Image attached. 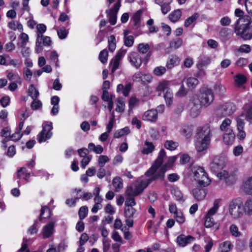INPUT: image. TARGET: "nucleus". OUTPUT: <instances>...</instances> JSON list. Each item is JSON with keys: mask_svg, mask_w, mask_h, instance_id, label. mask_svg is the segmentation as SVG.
<instances>
[{"mask_svg": "<svg viewBox=\"0 0 252 252\" xmlns=\"http://www.w3.org/2000/svg\"><path fill=\"white\" fill-rule=\"evenodd\" d=\"M166 156V153L164 149H161L158 153L157 158L155 160L152 167L145 172V175L147 178L142 180L137 184L134 189L131 187L128 188L126 191L127 196H137L141 194L144 189L154 181L158 179L154 174L158 169L163 161V158Z\"/></svg>", "mask_w": 252, "mask_h": 252, "instance_id": "nucleus-1", "label": "nucleus"}, {"mask_svg": "<svg viewBox=\"0 0 252 252\" xmlns=\"http://www.w3.org/2000/svg\"><path fill=\"white\" fill-rule=\"evenodd\" d=\"M196 141L195 143V149L200 152L206 150L210 142L211 128L209 125L198 127L196 130Z\"/></svg>", "mask_w": 252, "mask_h": 252, "instance_id": "nucleus-2", "label": "nucleus"}, {"mask_svg": "<svg viewBox=\"0 0 252 252\" xmlns=\"http://www.w3.org/2000/svg\"><path fill=\"white\" fill-rule=\"evenodd\" d=\"M191 173L193 180L200 187H205L211 184V180L203 167L193 165L191 168Z\"/></svg>", "mask_w": 252, "mask_h": 252, "instance_id": "nucleus-3", "label": "nucleus"}, {"mask_svg": "<svg viewBox=\"0 0 252 252\" xmlns=\"http://www.w3.org/2000/svg\"><path fill=\"white\" fill-rule=\"evenodd\" d=\"M236 110V106L233 103L227 102L217 107L215 112L218 117H225L232 115Z\"/></svg>", "mask_w": 252, "mask_h": 252, "instance_id": "nucleus-4", "label": "nucleus"}, {"mask_svg": "<svg viewBox=\"0 0 252 252\" xmlns=\"http://www.w3.org/2000/svg\"><path fill=\"white\" fill-rule=\"evenodd\" d=\"M238 20L234 26V32L237 35L245 40H250L252 38V35H249L251 30L246 23L239 25L238 23Z\"/></svg>", "mask_w": 252, "mask_h": 252, "instance_id": "nucleus-5", "label": "nucleus"}, {"mask_svg": "<svg viewBox=\"0 0 252 252\" xmlns=\"http://www.w3.org/2000/svg\"><path fill=\"white\" fill-rule=\"evenodd\" d=\"M228 210L230 215L235 220L240 218L244 213L241 203L236 200L230 202Z\"/></svg>", "mask_w": 252, "mask_h": 252, "instance_id": "nucleus-6", "label": "nucleus"}, {"mask_svg": "<svg viewBox=\"0 0 252 252\" xmlns=\"http://www.w3.org/2000/svg\"><path fill=\"white\" fill-rule=\"evenodd\" d=\"M53 129L52 123L46 122L42 125V130L37 135V139L41 143L50 139L53 134L52 130Z\"/></svg>", "mask_w": 252, "mask_h": 252, "instance_id": "nucleus-7", "label": "nucleus"}, {"mask_svg": "<svg viewBox=\"0 0 252 252\" xmlns=\"http://www.w3.org/2000/svg\"><path fill=\"white\" fill-rule=\"evenodd\" d=\"M198 99L201 105L208 106L214 100V95L212 91L208 89H202L200 90Z\"/></svg>", "mask_w": 252, "mask_h": 252, "instance_id": "nucleus-8", "label": "nucleus"}, {"mask_svg": "<svg viewBox=\"0 0 252 252\" xmlns=\"http://www.w3.org/2000/svg\"><path fill=\"white\" fill-rule=\"evenodd\" d=\"M216 175L220 180L223 181L227 186L232 185L236 181V175L231 171L222 170Z\"/></svg>", "mask_w": 252, "mask_h": 252, "instance_id": "nucleus-9", "label": "nucleus"}, {"mask_svg": "<svg viewBox=\"0 0 252 252\" xmlns=\"http://www.w3.org/2000/svg\"><path fill=\"white\" fill-rule=\"evenodd\" d=\"M176 156L170 157L168 158L167 162L163 165L159 170L158 169L154 174L158 179H163L164 174L167 169L171 168L174 162L177 159Z\"/></svg>", "mask_w": 252, "mask_h": 252, "instance_id": "nucleus-10", "label": "nucleus"}, {"mask_svg": "<svg viewBox=\"0 0 252 252\" xmlns=\"http://www.w3.org/2000/svg\"><path fill=\"white\" fill-rule=\"evenodd\" d=\"M128 60L130 64L137 69L141 66L143 62L140 54L136 52H131L128 55Z\"/></svg>", "mask_w": 252, "mask_h": 252, "instance_id": "nucleus-11", "label": "nucleus"}, {"mask_svg": "<svg viewBox=\"0 0 252 252\" xmlns=\"http://www.w3.org/2000/svg\"><path fill=\"white\" fill-rule=\"evenodd\" d=\"M120 7L121 0H118L114 4L112 8L107 10L106 11V13L109 16V21L112 25H114L116 23L117 14L118 12Z\"/></svg>", "mask_w": 252, "mask_h": 252, "instance_id": "nucleus-12", "label": "nucleus"}, {"mask_svg": "<svg viewBox=\"0 0 252 252\" xmlns=\"http://www.w3.org/2000/svg\"><path fill=\"white\" fill-rule=\"evenodd\" d=\"M224 162L223 160L218 158H215L212 162L210 164L211 170L217 174L222 170H225Z\"/></svg>", "mask_w": 252, "mask_h": 252, "instance_id": "nucleus-13", "label": "nucleus"}, {"mask_svg": "<svg viewBox=\"0 0 252 252\" xmlns=\"http://www.w3.org/2000/svg\"><path fill=\"white\" fill-rule=\"evenodd\" d=\"M236 120L237 130L238 131L237 134V138L240 140H243L246 136V132L244 130L245 122L244 120L240 118H237Z\"/></svg>", "mask_w": 252, "mask_h": 252, "instance_id": "nucleus-14", "label": "nucleus"}, {"mask_svg": "<svg viewBox=\"0 0 252 252\" xmlns=\"http://www.w3.org/2000/svg\"><path fill=\"white\" fill-rule=\"evenodd\" d=\"M211 57L208 55H201L198 58L196 63V67L199 69H202L204 67L207 66L211 63Z\"/></svg>", "mask_w": 252, "mask_h": 252, "instance_id": "nucleus-15", "label": "nucleus"}, {"mask_svg": "<svg viewBox=\"0 0 252 252\" xmlns=\"http://www.w3.org/2000/svg\"><path fill=\"white\" fill-rule=\"evenodd\" d=\"M190 115L192 118L197 117L200 112L201 104L198 103L197 100L194 99L190 104Z\"/></svg>", "mask_w": 252, "mask_h": 252, "instance_id": "nucleus-16", "label": "nucleus"}, {"mask_svg": "<svg viewBox=\"0 0 252 252\" xmlns=\"http://www.w3.org/2000/svg\"><path fill=\"white\" fill-rule=\"evenodd\" d=\"M137 50L139 54H146L145 60L147 62L151 55L150 45L147 43H140L137 47Z\"/></svg>", "mask_w": 252, "mask_h": 252, "instance_id": "nucleus-17", "label": "nucleus"}, {"mask_svg": "<svg viewBox=\"0 0 252 252\" xmlns=\"http://www.w3.org/2000/svg\"><path fill=\"white\" fill-rule=\"evenodd\" d=\"M142 119L144 121L155 122L158 119L157 111L154 109L148 110L143 114Z\"/></svg>", "mask_w": 252, "mask_h": 252, "instance_id": "nucleus-18", "label": "nucleus"}, {"mask_svg": "<svg viewBox=\"0 0 252 252\" xmlns=\"http://www.w3.org/2000/svg\"><path fill=\"white\" fill-rule=\"evenodd\" d=\"M194 240V237L190 235L186 236L184 235H179L176 239L177 243L181 247H185L188 244L193 242Z\"/></svg>", "mask_w": 252, "mask_h": 252, "instance_id": "nucleus-19", "label": "nucleus"}, {"mask_svg": "<svg viewBox=\"0 0 252 252\" xmlns=\"http://www.w3.org/2000/svg\"><path fill=\"white\" fill-rule=\"evenodd\" d=\"M207 192L206 189L200 188H196L192 191L193 196L197 201L204 199L207 194Z\"/></svg>", "mask_w": 252, "mask_h": 252, "instance_id": "nucleus-20", "label": "nucleus"}, {"mask_svg": "<svg viewBox=\"0 0 252 252\" xmlns=\"http://www.w3.org/2000/svg\"><path fill=\"white\" fill-rule=\"evenodd\" d=\"M54 227V223L53 222H50L48 224L45 225L43 228V238L46 239L51 236L53 233Z\"/></svg>", "mask_w": 252, "mask_h": 252, "instance_id": "nucleus-21", "label": "nucleus"}, {"mask_svg": "<svg viewBox=\"0 0 252 252\" xmlns=\"http://www.w3.org/2000/svg\"><path fill=\"white\" fill-rule=\"evenodd\" d=\"M171 192L175 199L181 203H183L186 200L181 190L177 187H173L171 189Z\"/></svg>", "mask_w": 252, "mask_h": 252, "instance_id": "nucleus-22", "label": "nucleus"}, {"mask_svg": "<svg viewBox=\"0 0 252 252\" xmlns=\"http://www.w3.org/2000/svg\"><path fill=\"white\" fill-rule=\"evenodd\" d=\"M192 131L193 126L189 124L183 125L180 129L181 132L186 138H190L191 137Z\"/></svg>", "mask_w": 252, "mask_h": 252, "instance_id": "nucleus-23", "label": "nucleus"}, {"mask_svg": "<svg viewBox=\"0 0 252 252\" xmlns=\"http://www.w3.org/2000/svg\"><path fill=\"white\" fill-rule=\"evenodd\" d=\"M235 135L233 130L223 133V141L226 145H232L235 140Z\"/></svg>", "mask_w": 252, "mask_h": 252, "instance_id": "nucleus-24", "label": "nucleus"}, {"mask_svg": "<svg viewBox=\"0 0 252 252\" xmlns=\"http://www.w3.org/2000/svg\"><path fill=\"white\" fill-rule=\"evenodd\" d=\"M231 120L228 118H225L221 123L220 126V130L223 133L230 132L233 129L231 127Z\"/></svg>", "mask_w": 252, "mask_h": 252, "instance_id": "nucleus-25", "label": "nucleus"}, {"mask_svg": "<svg viewBox=\"0 0 252 252\" xmlns=\"http://www.w3.org/2000/svg\"><path fill=\"white\" fill-rule=\"evenodd\" d=\"M244 213L248 216L252 215V198L246 200L244 204H242Z\"/></svg>", "mask_w": 252, "mask_h": 252, "instance_id": "nucleus-26", "label": "nucleus"}, {"mask_svg": "<svg viewBox=\"0 0 252 252\" xmlns=\"http://www.w3.org/2000/svg\"><path fill=\"white\" fill-rule=\"evenodd\" d=\"M232 31L228 28H223L220 32V37L224 41L228 40L231 38Z\"/></svg>", "mask_w": 252, "mask_h": 252, "instance_id": "nucleus-27", "label": "nucleus"}, {"mask_svg": "<svg viewBox=\"0 0 252 252\" xmlns=\"http://www.w3.org/2000/svg\"><path fill=\"white\" fill-rule=\"evenodd\" d=\"M180 62V58L176 55H173L171 57L169 60L166 63V67L171 69L175 66L178 65Z\"/></svg>", "mask_w": 252, "mask_h": 252, "instance_id": "nucleus-28", "label": "nucleus"}, {"mask_svg": "<svg viewBox=\"0 0 252 252\" xmlns=\"http://www.w3.org/2000/svg\"><path fill=\"white\" fill-rule=\"evenodd\" d=\"M17 177L19 179H24L27 182H28L30 176V173L27 172V169L25 167H23L17 171Z\"/></svg>", "mask_w": 252, "mask_h": 252, "instance_id": "nucleus-29", "label": "nucleus"}, {"mask_svg": "<svg viewBox=\"0 0 252 252\" xmlns=\"http://www.w3.org/2000/svg\"><path fill=\"white\" fill-rule=\"evenodd\" d=\"M169 84L170 82L169 81L162 80L158 83L156 88V90L158 92L164 93L168 89H170L169 87Z\"/></svg>", "mask_w": 252, "mask_h": 252, "instance_id": "nucleus-30", "label": "nucleus"}, {"mask_svg": "<svg viewBox=\"0 0 252 252\" xmlns=\"http://www.w3.org/2000/svg\"><path fill=\"white\" fill-rule=\"evenodd\" d=\"M112 184L116 192L119 191L123 187V180L119 177H115L112 181Z\"/></svg>", "mask_w": 252, "mask_h": 252, "instance_id": "nucleus-31", "label": "nucleus"}, {"mask_svg": "<svg viewBox=\"0 0 252 252\" xmlns=\"http://www.w3.org/2000/svg\"><path fill=\"white\" fill-rule=\"evenodd\" d=\"M220 199H215L214 201L213 207L209 210L206 215L212 217L214 215L217 213L220 207Z\"/></svg>", "mask_w": 252, "mask_h": 252, "instance_id": "nucleus-32", "label": "nucleus"}, {"mask_svg": "<svg viewBox=\"0 0 252 252\" xmlns=\"http://www.w3.org/2000/svg\"><path fill=\"white\" fill-rule=\"evenodd\" d=\"M163 96L168 106H170L172 103V99L173 94L172 91L171 89H168L166 91L163 93Z\"/></svg>", "mask_w": 252, "mask_h": 252, "instance_id": "nucleus-33", "label": "nucleus"}, {"mask_svg": "<svg viewBox=\"0 0 252 252\" xmlns=\"http://www.w3.org/2000/svg\"><path fill=\"white\" fill-rule=\"evenodd\" d=\"M155 149V146L152 142L145 141L144 146L142 150V153L144 154H148L152 153Z\"/></svg>", "mask_w": 252, "mask_h": 252, "instance_id": "nucleus-34", "label": "nucleus"}, {"mask_svg": "<svg viewBox=\"0 0 252 252\" xmlns=\"http://www.w3.org/2000/svg\"><path fill=\"white\" fill-rule=\"evenodd\" d=\"M244 190L247 194L252 195V176L245 181L244 185Z\"/></svg>", "mask_w": 252, "mask_h": 252, "instance_id": "nucleus-35", "label": "nucleus"}, {"mask_svg": "<svg viewBox=\"0 0 252 252\" xmlns=\"http://www.w3.org/2000/svg\"><path fill=\"white\" fill-rule=\"evenodd\" d=\"M28 94L32 98V99H35L38 98L39 93L34 86L32 84L29 87Z\"/></svg>", "mask_w": 252, "mask_h": 252, "instance_id": "nucleus-36", "label": "nucleus"}, {"mask_svg": "<svg viewBox=\"0 0 252 252\" xmlns=\"http://www.w3.org/2000/svg\"><path fill=\"white\" fill-rule=\"evenodd\" d=\"M181 14V10L178 9L172 12L169 15V18L172 22L175 23L180 18Z\"/></svg>", "mask_w": 252, "mask_h": 252, "instance_id": "nucleus-37", "label": "nucleus"}, {"mask_svg": "<svg viewBox=\"0 0 252 252\" xmlns=\"http://www.w3.org/2000/svg\"><path fill=\"white\" fill-rule=\"evenodd\" d=\"M130 132L128 127H125L122 129L116 130L114 134V137L116 138H119L122 136L127 135Z\"/></svg>", "mask_w": 252, "mask_h": 252, "instance_id": "nucleus-38", "label": "nucleus"}, {"mask_svg": "<svg viewBox=\"0 0 252 252\" xmlns=\"http://www.w3.org/2000/svg\"><path fill=\"white\" fill-rule=\"evenodd\" d=\"M178 146L179 143L173 140H166L164 143L165 148L170 151L175 150Z\"/></svg>", "mask_w": 252, "mask_h": 252, "instance_id": "nucleus-39", "label": "nucleus"}, {"mask_svg": "<svg viewBox=\"0 0 252 252\" xmlns=\"http://www.w3.org/2000/svg\"><path fill=\"white\" fill-rule=\"evenodd\" d=\"M125 109V102L123 98H119L117 100L116 111L123 112Z\"/></svg>", "mask_w": 252, "mask_h": 252, "instance_id": "nucleus-40", "label": "nucleus"}, {"mask_svg": "<svg viewBox=\"0 0 252 252\" xmlns=\"http://www.w3.org/2000/svg\"><path fill=\"white\" fill-rule=\"evenodd\" d=\"M232 245L230 242L225 241L222 243L219 248V250L220 252H228L232 248Z\"/></svg>", "mask_w": 252, "mask_h": 252, "instance_id": "nucleus-41", "label": "nucleus"}, {"mask_svg": "<svg viewBox=\"0 0 252 252\" xmlns=\"http://www.w3.org/2000/svg\"><path fill=\"white\" fill-rule=\"evenodd\" d=\"M235 82L236 85L240 86L245 84L247 81L246 77L241 74H238L235 76Z\"/></svg>", "mask_w": 252, "mask_h": 252, "instance_id": "nucleus-42", "label": "nucleus"}, {"mask_svg": "<svg viewBox=\"0 0 252 252\" xmlns=\"http://www.w3.org/2000/svg\"><path fill=\"white\" fill-rule=\"evenodd\" d=\"M198 79L195 77H190L187 79L186 83L187 86L191 89L194 88L198 84Z\"/></svg>", "mask_w": 252, "mask_h": 252, "instance_id": "nucleus-43", "label": "nucleus"}, {"mask_svg": "<svg viewBox=\"0 0 252 252\" xmlns=\"http://www.w3.org/2000/svg\"><path fill=\"white\" fill-rule=\"evenodd\" d=\"M50 210L46 206H43L41 209V213L40 216V220H41L42 219H46L50 217Z\"/></svg>", "mask_w": 252, "mask_h": 252, "instance_id": "nucleus-44", "label": "nucleus"}, {"mask_svg": "<svg viewBox=\"0 0 252 252\" xmlns=\"http://www.w3.org/2000/svg\"><path fill=\"white\" fill-rule=\"evenodd\" d=\"M245 108L247 109L246 114V120L250 124H252V106L249 104H246Z\"/></svg>", "mask_w": 252, "mask_h": 252, "instance_id": "nucleus-45", "label": "nucleus"}, {"mask_svg": "<svg viewBox=\"0 0 252 252\" xmlns=\"http://www.w3.org/2000/svg\"><path fill=\"white\" fill-rule=\"evenodd\" d=\"M199 17V14L197 13L193 14L190 17L188 18L185 22L184 25L186 27H189L192 23L196 21Z\"/></svg>", "mask_w": 252, "mask_h": 252, "instance_id": "nucleus-46", "label": "nucleus"}, {"mask_svg": "<svg viewBox=\"0 0 252 252\" xmlns=\"http://www.w3.org/2000/svg\"><path fill=\"white\" fill-rule=\"evenodd\" d=\"M231 234L234 237H237L241 235V233L239 231L238 227L235 224H232L229 227Z\"/></svg>", "mask_w": 252, "mask_h": 252, "instance_id": "nucleus-47", "label": "nucleus"}, {"mask_svg": "<svg viewBox=\"0 0 252 252\" xmlns=\"http://www.w3.org/2000/svg\"><path fill=\"white\" fill-rule=\"evenodd\" d=\"M20 38L21 41L18 43V45L19 46H24L25 45H26L29 41V36L28 34L23 32L20 34Z\"/></svg>", "mask_w": 252, "mask_h": 252, "instance_id": "nucleus-48", "label": "nucleus"}, {"mask_svg": "<svg viewBox=\"0 0 252 252\" xmlns=\"http://www.w3.org/2000/svg\"><path fill=\"white\" fill-rule=\"evenodd\" d=\"M108 52L106 49H104L101 51L99 55V59L102 63H105L107 62L108 59Z\"/></svg>", "mask_w": 252, "mask_h": 252, "instance_id": "nucleus-49", "label": "nucleus"}, {"mask_svg": "<svg viewBox=\"0 0 252 252\" xmlns=\"http://www.w3.org/2000/svg\"><path fill=\"white\" fill-rule=\"evenodd\" d=\"M141 12L138 11L134 13L132 16V19L134 26L139 27L140 25Z\"/></svg>", "mask_w": 252, "mask_h": 252, "instance_id": "nucleus-50", "label": "nucleus"}, {"mask_svg": "<svg viewBox=\"0 0 252 252\" xmlns=\"http://www.w3.org/2000/svg\"><path fill=\"white\" fill-rule=\"evenodd\" d=\"M121 60L114 58L111 61L110 65L112 66L111 71L114 73L115 70L119 67L120 62Z\"/></svg>", "mask_w": 252, "mask_h": 252, "instance_id": "nucleus-51", "label": "nucleus"}, {"mask_svg": "<svg viewBox=\"0 0 252 252\" xmlns=\"http://www.w3.org/2000/svg\"><path fill=\"white\" fill-rule=\"evenodd\" d=\"M174 217L179 223H183L185 221V216L181 211L176 213Z\"/></svg>", "mask_w": 252, "mask_h": 252, "instance_id": "nucleus-52", "label": "nucleus"}, {"mask_svg": "<svg viewBox=\"0 0 252 252\" xmlns=\"http://www.w3.org/2000/svg\"><path fill=\"white\" fill-rule=\"evenodd\" d=\"M88 209L87 207L84 206L81 207L79 210V216L80 220L84 219L87 215Z\"/></svg>", "mask_w": 252, "mask_h": 252, "instance_id": "nucleus-53", "label": "nucleus"}, {"mask_svg": "<svg viewBox=\"0 0 252 252\" xmlns=\"http://www.w3.org/2000/svg\"><path fill=\"white\" fill-rule=\"evenodd\" d=\"M135 212V210L130 207H127L125 210V217L127 218H131L133 217V215Z\"/></svg>", "mask_w": 252, "mask_h": 252, "instance_id": "nucleus-54", "label": "nucleus"}, {"mask_svg": "<svg viewBox=\"0 0 252 252\" xmlns=\"http://www.w3.org/2000/svg\"><path fill=\"white\" fill-rule=\"evenodd\" d=\"M109 160V158L107 156L102 155L99 157L98 162L99 166L102 167L104 166L105 164L108 162Z\"/></svg>", "mask_w": 252, "mask_h": 252, "instance_id": "nucleus-55", "label": "nucleus"}, {"mask_svg": "<svg viewBox=\"0 0 252 252\" xmlns=\"http://www.w3.org/2000/svg\"><path fill=\"white\" fill-rule=\"evenodd\" d=\"M204 225L206 227H211L214 225V220L212 216H206Z\"/></svg>", "mask_w": 252, "mask_h": 252, "instance_id": "nucleus-56", "label": "nucleus"}, {"mask_svg": "<svg viewBox=\"0 0 252 252\" xmlns=\"http://www.w3.org/2000/svg\"><path fill=\"white\" fill-rule=\"evenodd\" d=\"M33 101L31 104V108L34 110L41 108L42 104L41 102L37 98L32 99Z\"/></svg>", "mask_w": 252, "mask_h": 252, "instance_id": "nucleus-57", "label": "nucleus"}, {"mask_svg": "<svg viewBox=\"0 0 252 252\" xmlns=\"http://www.w3.org/2000/svg\"><path fill=\"white\" fill-rule=\"evenodd\" d=\"M134 43V38L132 35H128L124 38V44L128 47H131Z\"/></svg>", "mask_w": 252, "mask_h": 252, "instance_id": "nucleus-58", "label": "nucleus"}, {"mask_svg": "<svg viewBox=\"0 0 252 252\" xmlns=\"http://www.w3.org/2000/svg\"><path fill=\"white\" fill-rule=\"evenodd\" d=\"M68 31L64 28H61L57 31L59 37L61 39H65L68 34Z\"/></svg>", "mask_w": 252, "mask_h": 252, "instance_id": "nucleus-59", "label": "nucleus"}, {"mask_svg": "<svg viewBox=\"0 0 252 252\" xmlns=\"http://www.w3.org/2000/svg\"><path fill=\"white\" fill-rule=\"evenodd\" d=\"M166 69L164 66H158L155 68L154 74L157 76L161 75L165 73Z\"/></svg>", "mask_w": 252, "mask_h": 252, "instance_id": "nucleus-60", "label": "nucleus"}, {"mask_svg": "<svg viewBox=\"0 0 252 252\" xmlns=\"http://www.w3.org/2000/svg\"><path fill=\"white\" fill-rule=\"evenodd\" d=\"M183 43L182 39L181 38H177L176 40L172 42L170 44V46L172 48H174L175 49H178L180 48Z\"/></svg>", "mask_w": 252, "mask_h": 252, "instance_id": "nucleus-61", "label": "nucleus"}, {"mask_svg": "<svg viewBox=\"0 0 252 252\" xmlns=\"http://www.w3.org/2000/svg\"><path fill=\"white\" fill-rule=\"evenodd\" d=\"M214 89L216 93L219 94H222L225 92V87L220 83L216 84L214 87Z\"/></svg>", "mask_w": 252, "mask_h": 252, "instance_id": "nucleus-62", "label": "nucleus"}, {"mask_svg": "<svg viewBox=\"0 0 252 252\" xmlns=\"http://www.w3.org/2000/svg\"><path fill=\"white\" fill-rule=\"evenodd\" d=\"M37 34L43 35L46 31V27L43 24H38L36 26Z\"/></svg>", "mask_w": 252, "mask_h": 252, "instance_id": "nucleus-63", "label": "nucleus"}, {"mask_svg": "<svg viewBox=\"0 0 252 252\" xmlns=\"http://www.w3.org/2000/svg\"><path fill=\"white\" fill-rule=\"evenodd\" d=\"M128 197L125 201V205L127 207H132L135 205V202L133 198L134 196H127Z\"/></svg>", "mask_w": 252, "mask_h": 252, "instance_id": "nucleus-64", "label": "nucleus"}]
</instances>
